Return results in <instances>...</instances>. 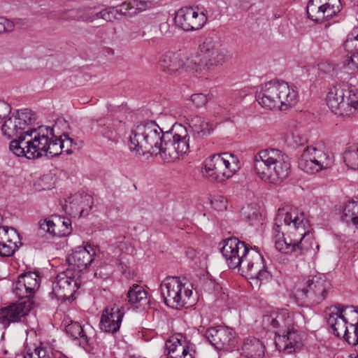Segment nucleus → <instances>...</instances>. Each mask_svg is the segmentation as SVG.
Returning a JSON list of instances; mask_svg holds the SVG:
<instances>
[{"instance_id":"12","label":"nucleus","mask_w":358,"mask_h":358,"mask_svg":"<svg viewBox=\"0 0 358 358\" xmlns=\"http://www.w3.org/2000/svg\"><path fill=\"white\" fill-rule=\"evenodd\" d=\"M201 58V64L208 71H213L217 66L228 62L231 56L227 50L222 47L219 41L212 38H206L200 45Z\"/></svg>"},{"instance_id":"47","label":"nucleus","mask_w":358,"mask_h":358,"mask_svg":"<svg viewBox=\"0 0 358 358\" xmlns=\"http://www.w3.org/2000/svg\"><path fill=\"white\" fill-rule=\"evenodd\" d=\"M103 20L107 22H112L114 20L118 19L117 10L115 7H110L103 9Z\"/></svg>"},{"instance_id":"6","label":"nucleus","mask_w":358,"mask_h":358,"mask_svg":"<svg viewBox=\"0 0 358 358\" xmlns=\"http://www.w3.org/2000/svg\"><path fill=\"white\" fill-rule=\"evenodd\" d=\"M255 98L259 104L268 110H284L296 103L298 92L295 87L280 80H271L260 86Z\"/></svg>"},{"instance_id":"61","label":"nucleus","mask_w":358,"mask_h":358,"mask_svg":"<svg viewBox=\"0 0 358 358\" xmlns=\"http://www.w3.org/2000/svg\"><path fill=\"white\" fill-rule=\"evenodd\" d=\"M353 5L358 6V0H352Z\"/></svg>"},{"instance_id":"30","label":"nucleus","mask_w":358,"mask_h":358,"mask_svg":"<svg viewBox=\"0 0 358 358\" xmlns=\"http://www.w3.org/2000/svg\"><path fill=\"white\" fill-rule=\"evenodd\" d=\"M187 123L192 128L193 132L199 137L209 135L213 129L210 122L196 115L187 117Z\"/></svg>"},{"instance_id":"4","label":"nucleus","mask_w":358,"mask_h":358,"mask_svg":"<svg viewBox=\"0 0 358 358\" xmlns=\"http://www.w3.org/2000/svg\"><path fill=\"white\" fill-rule=\"evenodd\" d=\"M264 322L277 329L275 344L279 352L289 355L301 350L303 346L301 337L288 310L273 311L264 316Z\"/></svg>"},{"instance_id":"25","label":"nucleus","mask_w":358,"mask_h":358,"mask_svg":"<svg viewBox=\"0 0 358 358\" xmlns=\"http://www.w3.org/2000/svg\"><path fill=\"white\" fill-rule=\"evenodd\" d=\"M65 203L66 208H69L70 213L83 216L85 211L91 209L92 198L87 194L77 193L69 197Z\"/></svg>"},{"instance_id":"11","label":"nucleus","mask_w":358,"mask_h":358,"mask_svg":"<svg viewBox=\"0 0 358 358\" xmlns=\"http://www.w3.org/2000/svg\"><path fill=\"white\" fill-rule=\"evenodd\" d=\"M332 285L325 276L315 275L301 283L296 289L297 299L310 305H317L325 300Z\"/></svg>"},{"instance_id":"3","label":"nucleus","mask_w":358,"mask_h":358,"mask_svg":"<svg viewBox=\"0 0 358 358\" xmlns=\"http://www.w3.org/2000/svg\"><path fill=\"white\" fill-rule=\"evenodd\" d=\"M58 122L53 127H47L25 131L24 128V141H26L27 150H24V157L29 159H34L43 155L56 157L65 152L70 155L73 152L72 148L76 147L73 138L65 133L60 134L56 132Z\"/></svg>"},{"instance_id":"5","label":"nucleus","mask_w":358,"mask_h":358,"mask_svg":"<svg viewBox=\"0 0 358 358\" xmlns=\"http://www.w3.org/2000/svg\"><path fill=\"white\" fill-rule=\"evenodd\" d=\"M253 163L255 173L259 178L271 184L282 182L290 172L291 164L288 156L278 149L259 150L255 155Z\"/></svg>"},{"instance_id":"49","label":"nucleus","mask_w":358,"mask_h":358,"mask_svg":"<svg viewBox=\"0 0 358 358\" xmlns=\"http://www.w3.org/2000/svg\"><path fill=\"white\" fill-rule=\"evenodd\" d=\"M14 24L10 20L0 17V34L4 32L11 31L13 29Z\"/></svg>"},{"instance_id":"10","label":"nucleus","mask_w":358,"mask_h":358,"mask_svg":"<svg viewBox=\"0 0 358 358\" xmlns=\"http://www.w3.org/2000/svg\"><path fill=\"white\" fill-rule=\"evenodd\" d=\"M160 292L165 304L175 308L185 306L192 294V285L176 276L166 278L160 285Z\"/></svg>"},{"instance_id":"15","label":"nucleus","mask_w":358,"mask_h":358,"mask_svg":"<svg viewBox=\"0 0 358 358\" xmlns=\"http://www.w3.org/2000/svg\"><path fill=\"white\" fill-rule=\"evenodd\" d=\"M341 9L340 0H309L306 6L308 18L317 23L331 19Z\"/></svg>"},{"instance_id":"19","label":"nucleus","mask_w":358,"mask_h":358,"mask_svg":"<svg viewBox=\"0 0 358 358\" xmlns=\"http://www.w3.org/2000/svg\"><path fill=\"white\" fill-rule=\"evenodd\" d=\"M326 314L327 324L330 326L333 334L336 336L343 338L348 344L352 345L357 343L358 336L357 337L355 332L352 336L347 335L349 324L342 317L338 308L331 306L327 308Z\"/></svg>"},{"instance_id":"51","label":"nucleus","mask_w":358,"mask_h":358,"mask_svg":"<svg viewBox=\"0 0 358 358\" xmlns=\"http://www.w3.org/2000/svg\"><path fill=\"white\" fill-rule=\"evenodd\" d=\"M159 31L162 36L171 37L173 35V28L167 22H162L159 24Z\"/></svg>"},{"instance_id":"50","label":"nucleus","mask_w":358,"mask_h":358,"mask_svg":"<svg viewBox=\"0 0 358 358\" xmlns=\"http://www.w3.org/2000/svg\"><path fill=\"white\" fill-rule=\"evenodd\" d=\"M210 205L216 210H222L227 208L226 201L221 196L211 199Z\"/></svg>"},{"instance_id":"39","label":"nucleus","mask_w":358,"mask_h":358,"mask_svg":"<svg viewBox=\"0 0 358 358\" xmlns=\"http://www.w3.org/2000/svg\"><path fill=\"white\" fill-rule=\"evenodd\" d=\"M80 14V10H64L59 13H53L50 17L57 18L63 20H77V17Z\"/></svg>"},{"instance_id":"8","label":"nucleus","mask_w":358,"mask_h":358,"mask_svg":"<svg viewBox=\"0 0 358 358\" xmlns=\"http://www.w3.org/2000/svg\"><path fill=\"white\" fill-rule=\"evenodd\" d=\"M157 155L164 162H172L183 158L189 152V136L182 124H175L166 131Z\"/></svg>"},{"instance_id":"28","label":"nucleus","mask_w":358,"mask_h":358,"mask_svg":"<svg viewBox=\"0 0 358 358\" xmlns=\"http://www.w3.org/2000/svg\"><path fill=\"white\" fill-rule=\"evenodd\" d=\"M1 130L4 136L8 138H22V120L20 117L19 110L16 115H13L6 120L1 126Z\"/></svg>"},{"instance_id":"45","label":"nucleus","mask_w":358,"mask_h":358,"mask_svg":"<svg viewBox=\"0 0 358 358\" xmlns=\"http://www.w3.org/2000/svg\"><path fill=\"white\" fill-rule=\"evenodd\" d=\"M190 99L196 108L204 106L208 101V96L203 93L194 94Z\"/></svg>"},{"instance_id":"42","label":"nucleus","mask_w":358,"mask_h":358,"mask_svg":"<svg viewBox=\"0 0 358 358\" xmlns=\"http://www.w3.org/2000/svg\"><path fill=\"white\" fill-rule=\"evenodd\" d=\"M136 15L153 7L154 3L150 0H131Z\"/></svg>"},{"instance_id":"63","label":"nucleus","mask_w":358,"mask_h":358,"mask_svg":"<svg viewBox=\"0 0 358 358\" xmlns=\"http://www.w3.org/2000/svg\"><path fill=\"white\" fill-rule=\"evenodd\" d=\"M190 252V251L188 252V253ZM191 252L194 253V250H192Z\"/></svg>"},{"instance_id":"54","label":"nucleus","mask_w":358,"mask_h":358,"mask_svg":"<svg viewBox=\"0 0 358 358\" xmlns=\"http://www.w3.org/2000/svg\"><path fill=\"white\" fill-rule=\"evenodd\" d=\"M10 106L7 103L0 101V122L10 113Z\"/></svg>"},{"instance_id":"1","label":"nucleus","mask_w":358,"mask_h":358,"mask_svg":"<svg viewBox=\"0 0 358 358\" xmlns=\"http://www.w3.org/2000/svg\"><path fill=\"white\" fill-rule=\"evenodd\" d=\"M308 232V220L304 213L298 208H291L288 212L276 215L271 233L277 250L284 254H293L297 257L312 247L305 239Z\"/></svg>"},{"instance_id":"33","label":"nucleus","mask_w":358,"mask_h":358,"mask_svg":"<svg viewBox=\"0 0 358 358\" xmlns=\"http://www.w3.org/2000/svg\"><path fill=\"white\" fill-rule=\"evenodd\" d=\"M147 292L139 285L134 284L127 292V299L130 304L141 303L147 301Z\"/></svg>"},{"instance_id":"16","label":"nucleus","mask_w":358,"mask_h":358,"mask_svg":"<svg viewBox=\"0 0 358 358\" xmlns=\"http://www.w3.org/2000/svg\"><path fill=\"white\" fill-rule=\"evenodd\" d=\"M351 84L348 83H338L330 88L327 95V104L330 110L337 115V113H346L350 112V108L348 104L345 103L344 98L347 94L350 98V102L353 103L357 101V97L350 94Z\"/></svg>"},{"instance_id":"2","label":"nucleus","mask_w":358,"mask_h":358,"mask_svg":"<svg viewBox=\"0 0 358 358\" xmlns=\"http://www.w3.org/2000/svg\"><path fill=\"white\" fill-rule=\"evenodd\" d=\"M221 253L231 268H241L248 276L260 282L271 278L262 255L255 249L249 248L245 242L237 238L231 237L222 241Z\"/></svg>"},{"instance_id":"18","label":"nucleus","mask_w":358,"mask_h":358,"mask_svg":"<svg viewBox=\"0 0 358 358\" xmlns=\"http://www.w3.org/2000/svg\"><path fill=\"white\" fill-rule=\"evenodd\" d=\"M79 287L78 282L73 271L67 269L61 272L55 278L52 284V294L58 300L65 301L73 299V294Z\"/></svg>"},{"instance_id":"48","label":"nucleus","mask_w":358,"mask_h":358,"mask_svg":"<svg viewBox=\"0 0 358 358\" xmlns=\"http://www.w3.org/2000/svg\"><path fill=\"white\" fill-rule=\"evenodd\" d=\"M59 222L62 224L64 229L62 231H59L58 236H66L69 235L72 231L71 220L69 218H63L62 220L61 218H59Z\"/></svg>"},{"instance_id":"58","label":"nucleus","mask_w":358,"mask_h":358,"mask_svg":"<svg viewBox=\"0 0 358 358\" xmlns=\"http://www.w3.org/2000/svg\"><path fill=\"white\" fill-rule=\"evenodd\" d=\"M103 10H101L100 12H98L96 13H93L94 20L96 19L101 18L103 20Z\"/></svg>"},{"instance_id":"23","label":"nucleus","mask_w":358,"mask_h":358,"mask_svg":"<svg viewBox=\"0 0 358 358\" xmlns=\"http://www.w3.org/2000/svg\"><path fill=\"white\" fill-rule=\"evenodd\" d=\"M20 235L15 229L0 226V256L12 255L22 245Z\"/></svg>"},{"instance_id":"59","label":"nucleus","mask_w":358,"mask_h":358,"mask_svg":"<svg viewBox=\"0 0 358 358\" xmlns=\"http://www.w3.org/2000/svg\"><path fill=\"white\" fill-rule=\"evenodd\" d=\"M106 51L108 54L113 55L114 54V50L112 48H107Z\"/></svg>"},{"instance_id":"35","label":"nucleus","mask_w":358,"mask_h":358,"mask_svg":"<svg viewBox=\"0 0 358 358\" xmlns=\"http://www.w3.org/2000/svg\"><path fill=\"white\" fill-rule=\"evenodd\" d=\"M343 160L348 167L352 170L358 169V148L350 146L343 155Z\"/></svg>"},{"instance_id":"40","label":"nucleus","mask_w":358,"mask_h":358,"mask_svg":"<svg viewBox=\"0 0 358 358\" xmlns=\"http://www.w3.org/2000/svg\"><path fill=\"white\" fill-rule=\"evenodd\" d=\"M169 358H193L185 340H183V343L181 345H178L177 351L173 353Z\"/></svg>"},{"instance_id":"60","label":"nucleus","mask_w":358,"mask_h":358,"mask_svg":"<svg viewBox=\"0 0 358 358\" xmlns=\"http://www.w3.org/2000/svg\"><path fill=\"white\" fill-rule=\"evenodd\" d=\"M355 331L353 329H351L350 328H348V333L347 335L348 336H352L354 334Z\"/></svg>"},{"instance_id":"34","label":"nucleus","mask_w":358,"mask_h":358,"mask_svg":"<svg viewBox=\"0 0 358 358\" xmlns=\"http://www.w3.org/2000/svg\"><path fill=\"white\" fill-rule=\"evenodd\" d=\"M46 127L39 125V123L37 122V115L35 112L30 109H24V128H25V131L31 129L38 131L39 128H43L45 133Z\"/></svg>"},{"instance_id":"38","label":"nucleus","mask_w":358,"mask_h":358,"mask_svg":"<svg viewBox=\"0 0 358 358\" xmlns=\"http://www.w3.org/2000/svg\"><path fill=\"white\" fill-rule=\"evenodd\" d=\"M350 94H354L357 97V101L353 103H351L349 101L350 98L348 97V95L347 94L346 97L344 98L343 101H344L345 103H349L348 106L352 108L350 109V112L348 111L346 113H337V115H342V116H351V115H354L357 112V110H358V92H357L356 87L352 85H351V88H350Z\"/></svg>"},{"instance_id":"27","label":"nucleus","mask_w":358,"mask_h":358,"mask_svg":"<svg viewBox=\"0 0 358 358\" xmlns=\"http://www.w3.org/2000/svg\"><path fill=\"white\" fill-rule=\"evenodd\" d=\"M185 66V62L179 54L168 52L159 57L158 61L159 68L168 74H173L181 70Z\"/></svg>"},{"instance_id":"41","label":"nucleus","mask_w":358,"mask_h":358,"mask_svg":"<svg viewBox=\"0 0 358 358\" xmlns=\"http://www.w3.org/2000/svg\"><path fill=\"white\" fill-rule=\"evenodd\" d=\"M117 10L118 15H123L126 17H132L136 15V11L132 5L131 0L129 2H124L119 6L115 7Z\"/></svg>"},{"instance_id":"21","label":"nucleus","mask_w":358,"mask_h":358,"mask_svg":"<svg viewBox=\"0 0 358 358\" xmlns=\"http://www.w3.org/2000/svg\"><path fill=\"white\" fill-rule=\"evenodd\" d=\"M96 248L90 244L75 248L67 257L70 266L79 272L86 269L95 259Z\"/></svg>"},{"instance_id":"9","label":"nucleus","mask_w":358,"mask_h":358,"mask_svg":"<svg viewBox=\"0 0 358 358\" xmlns=\"http://www.w3.org/2000/svg\"><path fill=\"white\" fill-rule=\"evenodd\" d=\"M203 175L210 181L222 182L234 176L240 168L236 156L229 152L213 155L203 162Z\"/></svg>"},{"instance_id":"55","label":"nucleus","mask_w":358,"mask_h":358,"mask_svg":"<svg viewBox=\"0 0 358 358\" xmlns=\"http://www.w3.org/2000/svg\"><path fill=\"white\" fill-rule=\"evenodd\" d=\"M22 278V273L20 274L17 277V281L15 283L13 287V292L15 294V295L18 297V300L20 301H22V296L21 295V280L20 279Z\"/></svg>"},{"instance_id":"26","label":"nucleus","mask_w":358,"mask_h":358,"mask_svg":"<svg viewBox=\"0 0 358 358\" xmlns=\"http://www.w3.org/2000/svg\"><path fill=\"white\" fill-rule=\"evenodd\" d=\"M22 317V301L11 302L0 308V324L7 328L11 323L20 322Z\"/></svg>"},{"instance_id":"14","label":"nucleus","mask_w":358,"mask_h":358,"mask_svg":"<svg viewBox=\"0 0 358 358\" xmlns=\"http://www.w3.org/2000/svg\"><path fill=\"white\" fill-rule=\"evenodd\" d=\"M208 20L204 10L198 6H185L180 8L175 15V23L185 31H192L201 29Z\"/></svg>"},{"instance_id":"52","label":"nucleus","mask_w":358,"mask_h":358,"mask_svg":"<svg viewBox=\"0 0 358 358\" xmlns=\"http://www.w3.org/2000/svg\"><path fill=\"white\" fill-rule=\"evenodd\" d=\"M77 21H82L85 22H93V13L90 12L89 10H86L84 12L80 10V14L77 17Z\"/></svg>"},{"instance_id":"44","label":"nucleus","mask_w":358,"mask_h":358,"mask_svg":"<svg viewBox=\"0 0 358 358\" xmlns=\"http://www.w3.org/2000/svg\"><path fill=\"white\" fill-rule=\"evenodd\" d=\"M25 331H26V335H27L26 340H25V342H26L25 350L27 352V349L29 348V346H31V347H33L34 345L36 346L38 345V343H40V342L37 338L36 331L34 329H27Z\"/></svg>"},{"instance_id":"20","label":"nucleus","mask_w":358,"mask_h":358,"mask_svg":"<svg viewBox=\"0 0 358 358\" xmlns=\"http://www.w3.org/2000/svg\"><path fill=\"white\" fill-rule=\"evenodd\" d=\"M40 282L38 271L36 268L31 271L26 266L24 268V287L26 292L24 296V316L36 306L35 293L40 287Z\"/></svg>"},{"instance_id":"32","label":"nucleus","mask_w":358,"mask_h":358,"mask_svg":"<svg viewBox=\"0 0 358 358\" xmlns=\"http://www.w3.org/2000/svg\"><path fill=\"white\" fill-rule=\"evenodd\" d=\"M334 306L338 308L342 317L348 323L349 328L353 329L356 334L358 335V309L352 306H345L340 303H337Z\"/></svg>"},{"instance_id":"17","label":"nucleus","mask_w":358,"mask_h":358,"mask_svg":"<svg viewBox=\"0 0 358 358\" xmlns=\"http://www.w3.org/2000/svg\"><path fill=\"white\" fill-rule=\"evenodd\" d=\"M204 336L217 350L230 351L238 343L235 331L227 327H210Z\"/></svg>"},{"instance_id":"7","label":"nucleus","mask_w":358,"mask_h":358,"mask_svg":"<svg viewBox=\"0 0 358 358\" xmlns=\"http://www.w3.org/2000/svg\"><path fill=\"white\" fill-rule=\"evenodd\" d=\"M164 134L155 121L142 122L131 131L128 143L129 150L138 157L146 153L157 156Z\"/></svg>"},{"instance_id":"24","label":"nucleus","mask_w":358,"mask_h":358,"mask_svg":"<svg viewBox=\"0 0 358 358\" xmlns=\"http://www.w3.org/2000/svg\"><path fill=\"white\" fill-rule=\"evenodd\" d=\"M66 334L74 341H78L79 345L84 349L90 346V335L93 333L92 327L88 325H81L78 322L71 321L66 325Z\"/></svg>"},{"instance_id":"43","label":"nucleus","mask_w":358,"mask_h":358,"mask_svg":"<svg viewBox=\"0 0 358 358\" xmlns=\"http://www.w3.org/2000/svg\"><path fill=\"white\" fill-rule=\"evenodd\" d=\"M22 143V138L19 139L18 138H13L9 143V150L16 157H22V147L21 144Z\"/></svg>"},{"instance_id":"46","label":"nucleus","mask_w":358,"mask_h":358,"mask_svg":"<svg viewBox=\"0 0 358 358\" xmlns=\"http://www.w3.org/2000/svg\"><path fill=\"white\" fill-rule=\"evenodd\" d=\"M40 227L53 236H58L59 234V232L55 230L56 224L52 220H44L41 223Z\"/></svg>"},{"instance_id":"53","label":"nucleus","mask_w":358,"mask_h":358,"mask_svg":"<svg viewBox=\"0 0 358 358\" xmlns=\"http://www.w3.org/2000/svg\"><path fill=\"white\" fill-rule=\"evenodd\" d=\"M292 138L293 141V143L296 146H301L307 143V139L306 136L297 132L292 133Z\"/></svg>"},{"instance_id":"29","label":"nucleus","mask_w":358,"mask_h":358,"mask_svg":"<svg viewBox=\"0 0 358 358\" xmlns=\"http://www.w3.org/2000/svg\"><path fill=\"white\" fill-rule=\"evenodd\" d=\"M264 345L258 338L248 337L245 338L241 346V355L246 358H263Z\"/></svg>"},{"instance_id":"22","label":"nucleus","mask_w":358,"mask_h":358,"mask_svg":"<svg viewBox=\"0 0 358 358\" xmlns=\"http://www.w3.org/2000/svg\"><path fill=\"white\" fill-rule=\"evenodd\" d=\"M124 313L116 304L106 307L101 315L100 326L105 332L114 334L120 328Z\"/></svg>"},{"instance_id":"31","label":"nucleus","mask_w":358,"mask_h":358,"mask_svg":"<svg viewBox=\"0 0 358 358\" xmlns=\"http://www.w3.org/2000/svg\"><path fill=\"white\" fill-rule=\"evenodd\" d=\"M341 220L348 224L351 223L358 228V200L348 201L344 204Z\"/></svg>"},{"instance_id":"56","label":"nucleus","mask_w":358,"mask_h":358,"mask_svg":"<svg viewBox=\"0 0 358 358\" xmlns=\"http://www.w3.org/2000/svg\"><path fill=\"white\" fill-rule=\"evenodd\" d=\"M348 65L350 69L358 70V52L354 53L351 57Z\"/></svg>"},{"instance_id":"37","label":"nucleus","mask_w":358,"mask_h":358,"mask_svg":"<svg viewBox=\"0 0 358 358\" xmlns=\"http://www.w3.org/2000/svg\"><path fill=\"white\" fill-rule=\"evenodd\" d=\"M184 337L181 334H178L170 337L165 343V349L167 351L169 357L177 351L178 345L183 343Z\"/></svg>"},{"instance_id":"62","label":"nucleus","mask_w":358,"mask_h":358,"mask_svg":"<svg viewBox=\"0 0 358 358\" xmlns=\"http://www.w3.org/2000/svg\"><path fill=\"white\" fill-rule=\"evenodd\" d=\"M150 41H151L152 43H155V39H151V40H150Z\"/></svg>"},{"instance_id":"13","label":"nucleus","mask_w":358,"mask_h":358,"mask_svg":"<svg viewBox=\"0 0 358 358\" xmlns=\"http://www.w3.org/2000/svg\"><path fill=\"white\" fill-rule=\"evenodd\" d=\"M299 167L307 173L313 174L331 167L332 156L315 147H307L299 159Z\"/></svg>"},{"instance_id":"57","label":"nucleus","mask_w":358,"mask_h":358,"mask_svg":"<svg viewBox=\"0 0 358 358\" xmlns=\"http://www.w3.org/2000/svg\"><path fill=\"white\" fill-rule=\"evenodd\" d=\"M353 40L358 41V27H355L351 33L348 35L346 43H348Z\"/></svg>"},{"instance_id":"36","label":"nucleus","mask_w":358,"mask_h":358,"mask_svg":"<svg viewBox=\"0 0 358 358\" xmlns=\"http://www.w3.org/2000/svg\"><path fill=\"white\" fill-rule=\"evenodd\" d=\"M24 358H50V352L44 348L37 345L29 346Z\"/></svg>"}]
</instances>
